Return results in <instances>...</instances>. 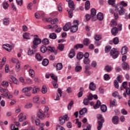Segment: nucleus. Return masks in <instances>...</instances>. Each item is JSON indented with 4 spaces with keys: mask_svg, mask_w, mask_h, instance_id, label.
Returning a JSON list of instances; mask_svg holds the SVG:
<instances>
[{
    "mask_svg": "<svg viewBox=\"0 0 130 130\" xmlns=\"http://www.w3.org/2000/svg\"><path fill=\"white\" fill-rule=\"evenodd\" d=\"M84 45L82 44H78L74 46V48L75 49H79V48H83Z\"/></svg>",
    "mask_w": 130,
    "mask_h": 130,
    "instance_id": "nucleus-47",
    "label": "nucleus"
},
{
    "mask_svg": "<svg viewBox=\"0 0 130 130\" xmlns=\"http://www.w3.org/2000/svg\"><path fill=\"white\" fill-rule=\"evenodd\" d=\"M101 110L102 112H106L107 111V107L105 105H101Z\"/></svg>",
    "mask_w": 130,
    "mask_h": 130,
    "instance_id": "nucleus-24",
    "label": "nucleus"
},
{
    "mask_svg": "<svg viewBox=\"0 0 130 130\" xmlns=\"http://www.w3.org/2000/svg\"><path fill=\"white\" fill-rule=\"evenodd\" d=\"M74 25L71 26L70 30L72 33H75L78 31V25H79V21L78 20H74L73 21Z\"/></svg>",
    "mask_w": 130,
    "mask_h": 130,
    "instance_id": "nucleus-5",
    "label": "nucleus"
},
{
    "mask_svg": "<svg viewBox=\"0 0 130 130\" xmlns=\"http://www.w3.org/2000/svg\"><path fill=\"white\" fill-rule=\"evenodd\" d=\"M1 96L3 98H7V99H12V98H13V95L9 93L8 90L6 92H4V93H2Z\"/></svg>",
    "mask_w": 130,
    "mask_h": 130,
    "instance_id": "nucleus-9",
    "label": "nucleus"
},
{
    "mask_svg": "<svg viewBox=\"0 0 130 130\" xmlns=\"http://www.w3.org/2000/svg\"><path fill=\"white\" fill-rule=\"evenodd\" d=\"M111 50V46H106L105 48V51L106 53H108L109 51Z\"/></svg>",
    "mask_w": 130,
    "mask_h": 130,
    "instance_id": "nucleus-49",
    "label": "nucleus"
},
{
    "mask_svg": "<svg viewBox=\"0 0 130 130\" xmlns=\"http://www.w3.org/2000/svg\"><path fill=\"white\" fill-rule=\"evenodd\" d=\"M73 105H74V101H71L68 106V110H71V109H72V106H73Z\"/></svg>",
    "mask_w": 130,
    "mask_h": 130,
    "instance_id": "nucleus-53",
    "label": "nucleus"
},
{
    "mask_svg": "<svg viewBox=\"0 0 130 130\" xmlns=\"http://www.w3.org/2000/svg\"><path fill=\"white\" fill-rule=\"evenodd\" d=\"M56 130H66V129L63 127L60 126V125L59 124H58L56 126Z\"/></svg>",
    "mask_w": 130,
    "mask_h": 130,
    "instance_id": "nucleus-62",
    "label": "nucleus"
},
{
    "mask_svg": "<svg viewBox=\"0 0 130 130\" xmlns=\"http://www.w3.org/2000/svg\"><path fill=\"white\" fill-rule=\"evenodd\" d=\"M83 44H84V45H86V46H88V45L90 44V40H89L88 38L84 39L83 40Z\"/></svg>",
    "mask_w": 130,
    "mask_h": 130,
    "instance_id": "nucleus-35",
    "label": "nucleus"
},
{
    "mask_svg": "<svg viewBox=\"0 0 130 130\" xmlns=\"http://www.w3.org/2000/svg\"><path fill=\"white\" fill-rule=\"evenodd\" d=\"M90 59L89 58H84L83 59V62L85 64L88 65L90 63Z\"/></svg>",
    "mask_w": 130,
    "mask_h": 130,
    "instance_id": "nucleus-51",
    "label": "nucleus"
},
{
    "mask_svg": "<svg viewBox=\"0 0 130 130\" xmlns=\"http://www.w3.org/2000/svg\"><path fill=\"white\" fill-rule=\"evenodd\" d=\"M94 38L95 41H99V40H101L102 39V36L101 35H94Z\"/></svg>",
    "mask_w": 130,
    "mask_h": 130,
    "instance_id": "nucleus-29",
    "label": "nucleus"
},
{
    "mask_svg": "<svg viewBox=\"0 0 130 130\" xmlns=\"http://www.w3.org/2000/svg\"><path fill=\"white\" fill-rule=\"evenodd\" d=\"M104 78L105 81H109V80H110V77L108 74H105L104 76Z\"/></svg>",
    "mask_w": 130,
    "mask_h": 130,
    "instance_id": "nucleus-59",
    "label": "nucleus"
},
{
    "mask_svg": "<svg viewBox=\"0 0 130 130\" xmlns=\"http://www.w3.org/2000/svg\"><path fill=\"white\" fill-rule=\"evenodd\" d=\"M36 58L39 61H41V60L43 59V57H42V56H41L40 53H38L36 54Z\"/></svg>",
    "mask_w": 130,
    "mask_h": 130,
    "instance_id": "nucleus-22",
    "label": "nucleus"
},
{
    "mask_svg": "<svg viewBox=\"0 0 130 130\" xmlns=\"http://www.w3.org/2000/svg\"><path fill=\"white\" fill-rule=\"evenodd\" d=\"M49 63V61L47 59H44L42 61V64L44 66V67H46V66L48 65Z\"/></svg>",
    "mask_w": 130,
    "mask_h": 130,
    "instance_id": "nucleus-40",
    "label": "nucleus"
},
{
    "mask_svg": "<svg viewBox=\"0 0 130 130\" xmlns=\"http://www.w3.org/2000/svg\"><path fill=\"white\" fill-rule=\"evenodd\" d=\"M35 122L37 125H39L40 126L44 125V123H40V120H39V119H36Z\"/></svg>",
    "mask_w": 130,
    "mask_h": 130,
    "instance_id": "nucleus-46",
    "label": "nucleus"
},
{
    "mask_svg": "<svg viewBox=\"0 0 130 130\" xmlns=\"http://www.w3.org/2000/svg\"><path fill=\"white\" fill-rule=\"evenodd\" d=\"M28 72L31 78H34V77H35V72H34V70H33V69H29Z\"/></svg>",
    "mask_w": 130,
    "mask_h": 130,
    "instance_id": "nucleus-37",
    "label": "nucleus"
},
{
    "mask_svg": "<svg viewBox=\"0 0 130 130\" xmlns=\"http://www.w3.org/2000/svg\"><path fill=\"white\" fill-rule=\"evenodd\" d=\"M2 85L3 87H9V82L8 81H3Z\"/></svg>",
    "mask_w": 130,
    "mask_h": 130,
    "instance_id": "nucleus-56",
    "label": "nucleus"
},
{
    "mask_svg": "<svg viewBox=\"0 0 130 130\" xmlns=\"http://www.w3.org/2000/svg\"><path fill=\"white\" fill-rule=\"evenodd\" d=\"M49 109L48 106H45L44 108V112L41 109L39 110L37 114L38 117L40 118V119H44L45 117H49V114L47 113Z\"/></svg>",
    "mask_w": 130,
    "mask_h": 130,
    "instance_id": "nucleus-1",
    "label": "nucleus"
},
{
    "mask_svg": "<svg viewBox=\"0 0 130 130\" xmlns=\"http://www.w3.org/2000/svg\"><path fill=\"white\" fill-rule=\"evenodd\" d=\"M114 84L115 87L116 88V89H118V88H119V84H118V82H117V80H115Z\"/></svg>",
    "mask_w": 130,
    "mask_h": 130,
    "instance_id": "nucleus-61",
    "label": "nucleus"
},
{
    "mask_svg": "<svg viewBox=\"0 0 130 130\" xmlns=\"http://www.w3.org/2000/svg\"><path fill=\"white\" fill-rule=\"evenodd\" d=\"M69 7L71 9V10H75V4H74V2L72 1L68 3Z\"/></svg>",
    "mask_w": 130,
    "mask_h": 130,
    "instance_id": "nucleus-34",
    "label": "nucleus"
},
{
    "mask_svg": "<svg viewBox=\"0 0 130 130\" xmlns=\"http://www.w3.org/2000/svg\"><path fill=\"white\" fill-rule=\"evenodd\" d=\"M43 44H44L45 45H47L49 44V40L47 39H44L42 41Z\"/></svg>",
    "mask_w": 130,
    "mask_h": 130,
    "instance_id": "nucleus-50",
    "label": "nucleus"
},
{
    "mask_svg": "<svg viewBox=\"0 0 130 130\" xmlns=\"http://www.w3.org/2000/svg\"><path fill=\"white\" fill-rule=\"evenodd\" d=\"M101 106V102L98 100L95 105L93 106L94 109H98Z\"/></svg>",
    "mask_w": 130,
    "mask_h": 130,
    "instance_id": "nucleus-23",
    "label": "nucleus"
},
{
    "mask_svg": "<svg viewBox=\"0 0 130 130\" xmlns=\"http://www.w3.org/2000/svg\"><path fill=\"white\" fill-rule=\"evenodd\" d=\"M3 24L6 26H8L10 24V19L9 18H5L3 20Z\"/></svg>",
    "mask_w": 130,
    "mask_h": 130,
    "instance_id": "nucleus-25",
    "label": "nucleus"
},
{
    "mask_svg": "<svg viewBox=\"0 0 130 130\" xmlns=\"http://www.w3.org/2000/svg\"><path fill=\"white\" fill-rule=\"evenodd\" d=\"M34 52H36V50H35L33 51V50L29 49L27 51V54H28V55H30V56H31L32 55H33L34 54Z\"/></svg>",
    "mask_w": 130,
    "mask_h": 130,
    "instance_id": "nucleus-42",
    "label": "nucleus"
},
{
    "mask_svg": "<svg viewBox=\"0 0 130 130\" xmlns=\"http://www.w3.org/2000/svg\"><path fill=\"white\" fill-rule=\"evenodd\" d=\"M47 92V87H46V86L43 85L42 87V93L43 94H45Z\"/></svg>",
    "mask_w": 130,
    "mask_h": 130,
    "instance_id": "nucleus-55",
    "label": "nucleus"
},
{
    "mask_svg": "<svg viewBox=\"0 0 130 130\" xmlns=\"http://www.w3.org/2000/svg\"><path fill=\"white\" fill-rule=\"evenodd\" d=\"M122 68L123 70H126V71L129 70V66H128V64L125 62H123L122 63Z\"/></svg>",
    "mask_w": 130,
    "mask_h": 130,
    "instance_id": "nucleus-16",
    "label": "nucleus"
},
{
    "mask_svg": "<svg viewBox=\"0 0 130 130\" xmlns=\"http://www.w3.org/2000/svg\"><path fill=\"white\" fill-rule=\"evenodd\" d=\"M84 57V53L83 52H79L77 55V59H82Z\"/></svg>",
    "mask_w": 130,
    "mask_h": 130,
    "instance_id": "nucleus-32",
    "label": "nucleus"
},
{
    "mask_svg": "<svg viewBox=\"0 0 130 130\" xmlns=\"http://www.w3.org/2000/svg\"><path fill=\"white\" fill-rule=\"evenodd\" d=\"M98 119L99 120L98 121V125L97 127L98 130H101L102 127L103 126V123L104 122V118L102 117V115L98 114L97 115Z\"/></svg>",
    "mask_w": 130,
    "mask_h": 130,
    "instance_id": "nucleus-3",
    "label": "nucleus"
},
{
    "mask_svg": "<svg viewBox=\"0 0 130 130\" xmlns=\"http://www.w3.org/2000/svg\"><path fill=\"white\" fill-rule=\"evenodd\" d=\"M9 3H8V2H4L3 3V7L4 8V9H5V10H6V9H8V8H9Z\"/></svg>",
    "mask_w": 130,
    "mask_h": 130,
    "instance_id": "nucleus-52",
    "label": "nucleus"
},
{
    "mask_svg": "<svg viewBox=\"0 0 130 130\" xmlns=\"http://www.w3.org/2000/svg\"><path fill=\"white\" fill-rule=\"evenodd\" d=\"M40 98H39V96L36 95L33 98V102L34 103H39V99Z\"/></svg>",
    "mask_w": 130,
    "mask_h": 130,
    "instance_id": "nucleus-43",
    "label": "nucleus"
},
{
    "mask_svg": "<svg viewBox=\"0 0 130 130\" xmlns=\"http://www.w3.org/2000/svg\"><path fill=\"white\" fill-rule=\"evenodd\" d=\"M121 53L122 54V55H124V54H126V53H127V47L125 46H123L121 48Z\"/></svg>",
    "mask_w": 130,
    "mask_h": 130,
    "instance_id": "nucleus-20",
    "label": "nucleus"
},
{
    "mask_svg": "<svg viewBox=\"0 0 130 130\" xmlns=\"http://www.w3.org/2000/svg\"><path fill=\"white\" fill-rule=\"evenodd\" d=\"M96 17L98 20H99V21H102L103 20V14L101 12L99 13Z\"/></svg>",
    "mask_w": 130,
    "mask_h": 130,
    "instance_id": "nucleus-28",
    "label": "nucleus"
},
{
    "mask_svg": "<svg viewBox=\"0 0 130 130\" xmlns=\"http://www.w3.org/2000/svg\"><path fill=\"white\" fill-rule=\"evenodd\" d=\"M11 61L13 63L16 62V71L17 72H20V68L21 66V63H20V62H19V60H17L15 58H12L11 59Z\"/></svg>",
    "mask_w": 130,
    "mask_h": 130,
    "instance_id": "nucleus-8",
    "label": "nucleus"
},
{
    "mask_svg": "<svg viewBox=\"0 0 130 130\" xmlns=\"http://www.w3.org/2000/svg\"><path fill=\"white\" fill-rule=\"evenodd\" d=\"M76 56V51L75 49H71L69 54V57L70 58H74Z\"/></svg>",
    "mask_w": 130,
    "mask_h": 130,
    "instance_id": "nucleus-11",
    "label": "nucleus"
},
{
    "mask_svg": "<svg viewBox=\"0 0 130 130\" xmlns=\"http://www.w3.org/2000/svg\"><path fill=\"white\" fill-rule=\"evenodd\" d=\"M58 93H57L56 99V100H58L59 99V97H61V94L62 92H61V89L60 88H58Z\"/></svg>",
    "mask_w": 130,
    "mask_h": 130,
    "instance_id": "nucleus-21",
    "label": "nucleus"
},
{
    "mask_svg": "<svg viewBox=\"0 0 130 130\" xmlns=\"http://www.w3.org/2000/svg\"><path fill=\"white\" fill-rule=\"evenodd\" d=\"M85 74H86L87 76H90L91 75V72H90V70H91V66L90 65H85L84 67Z\"/></svg>",
    "mask_w": 130,
    "mask_h": 130,
    "instance_id": "nucleus-10",
    "label": "nucleus"
},
{
    "mask_svg": "<svg viewBox=\"0 0 130 130\" xmlns=\"http://www.w3.org/2000/svg\"><path fill=\"white\" fill-rule=\"evenodd\" d=\"M110 105L113 107L116 106V100H114L113 101H110Z\"/></svg>",
    "mask_w": 130,
    "mask_h": 130,
    "instance_id": "nucleus-60",
    "label": "nucleus"
},
{
    "mask_svg": "<svg viewBox=\"0 0 130 130\" xmlns=\"http://www.w3.org/2000/svg\"><path fill=\"white\" fill-rule=\"evenodd\" d=\"M81 70H82V67L80 66H77L75 67V71L78 72H80V71H81Z\"/></svg>",
    "mask_w": 130,
    "mask_h": 130,
    "instance_id": "nucleus-63",
    "label": "nucleus"
},
{
    "mask_svg": "<svg viewBox=\"0 0 130 130\" xmlns=\"http://www.w3.org/2000/svg\"><path fill=\"white\" fill-rule=\"evenodd\" d=\"M105 71H106L108 73H109V72H111L112 71V67L111 66H110L109 65L106 66L105 68Z\"/></svg>",
    "mask_w": 130,
    "mask_h": 130,
    "instance_id": "nucleus-36",
    "label": "nucleus"
},
{
    "mask_svg": "<svg viewBox=\"0 0 130 130\" xmlns=\"http://www.w3.org/2000/svg\"><path fill=\"white\" fill-rule=\"evenodd\" d=\"M41 51L43 53H45L47 51V48L44 46H42L41 47Z\"/></svg>",
    "mask_w": 130,
    "mask_h": 130,
    "instance_id": "nucleus-48",
    "label": "nucleus"
},
{
    "mask_svg": "<svg viewBox=\"0 0 130 130\" xmlns=\"http://www.w3.org/2000/svg\"><path fill=\"white\" fill-rule=\"evenodd\" d=\"M71 27H72V24L70 22H68L63 26V30L65 31H69L71 29Z\"/></svg>",
    "mask_w": 130,
    "mask_h": 130,
    "instance_id": "nucleus-13",
    "label": "nucleus"
},
{
    "mask_svg": "<svg viewBox=\"0 0 130 130\" xmlns=\"http://www.w3.org/2000/svg\"><path fill=\"white\" fill-rule=\"evenodd\" d=\"M118 120H119L118 116H115L112 118V121L114 124H118Z\"/></svg>",
    "mask_w": 130,
    "mask_h": 130,
    "instance_id": "nucleus-15",
    "label": "nucleus"
},
{
    "mask_svg": "<svg viewBox=\"0 0 130 130\" xmlns=\"http://www.w3.org/2000/svg\"><path fill=\"white\" fill-rule=\"evenodd\" d=\"M23 37L25 39H30V34L25 32L23 34Z\"/></svg>",
    "mask_w": 130,
    "mask_h": 130,
    "instance_id": "nucleus-45",
    "label": "nucleus"
},
{
    "mask_svg": "<svg viewBox=\"0 0 130 130\" xmlns=\"http://www.w3.org/2000/svg\"><path fill=\"white\" fill-rule=\"evenodd\" d=\"M57 37V36L55 33H52L49 35V38H50V39H56Z\"/></svg>",
    "mask_w": 130,
    "mask_h": 130,
    "instance_id": "nucleus-44",
    "label": "nucleus"
},
{
    "mask_svg": "<svg viewBox=\"0 0 130 130\" xmlns=\"http://www.w3.org/2000/svg\"><path fill=\"white\" fill-rule=\"evenodd\" d=\"M110 55L112 56L113 58H117L119 55V52L115 48H113L110 51Z\"/></svg>",
    "mask_w": 130,
    "mask_h": 130,
    "instance_id": "nucleus-7",
    "label": "nucleus"
},
{
    "mask_svg": "<svg viewBox=\"0 0 130 130\" xmlns=\"http://www.w3.org/2000/svg\"><path fill=\"white\" fill-rule=\"evenodd\" d=\"M50 77L52 78L53 81L52 82V84L55 88H58V84H57V77L54 76L53 74H50Z\"/></svg>",
    "mask_w": 130,
    "mask_h": 130,
    "instance_id": "nucleus-6",
    "label": "nucleus"
},
{
    "mask_svg": "<svg viewBox=\"0 0 130 130\" xmlns=\"http://www.w3.org/2000/svg\"><path fill=\"white\" fill-rule=\"evenodd\" d=\"M113 42L114 44H118V43L119 42V40L118 39V38L115 37L113 39Z\"/></svg>",
    "mask_w": 130,
    "mask_h": 130,
    "instance_id": "nucleus-54",
    "label": "nucleus"
},
{
    "mask_svg": "<svg viewBox=\"0 0 130 130\" xmlns=\"http://www.w3.org/2000/svg\"><path fill=\"white\" fill-rule=\"evenodd\" d=\"M111 33L114 36H116L118 33V29L117 27H113L111 29Z\"/></svg>",
    "mask_w": 130,
    "mask_h": 130,
    "instance_id": "nucleus-18",
    "label": "nucleus"
},
{
    "mask_svg": "<svg viewBox=\"0 0 130 130\" xmlns=\"http://www.w3.org/2000/svg\"><path fill=\"white\" fill-rule=\"evenodd\" d=\"M47 50H49V51H50V52H53L55 55H56L57 54V51L55 50V47L48 46L47 47Z\"/></svg>",
    "mask_w": 130,
    "mask_h": 130,
    "instance_id": "nucleus-14",
    "label": "nucleus"
},
{
    "mask_svg": "<svg viewBox=\"0 0 130 130\" xmlns=\"http://www.w3.org/2000/svg\"><path fill=\"white\" fill-rule=\"evenodd\" d=\"M11 128L12 130H19V128L16 127L15 126V124H12L11 126Z\"/></svg>",
    "mask_w": 130,
    "mask_h": 130,
    "instance_id": "nucleus-64",
    "label": "nucleus"
},
{
    "mask_svg": "<svg viewBox=\"0 0 130 130\" xmlns=\"http://www.w3.org/2000/svg\"><path fill=\"white\" fill-rule=\"evenodd\" d=\"M59 122L60 124L62 125V124H64L66 122V120H64V118H63V117H60L59 118Z\"/></svg>",
    "mask_w": 130,
    "mask_h": 130,
    "instance_id": "nucleus-39",
    "label": "nucleus"
},
{
    "mask_svg": "<svg viewBox=\"0 0 130 130\" xmlns=\"http://www.w3.org/2000/svg\"><path fill=\"white\" fill-rule=\"evenodd\" d=\"M3 48H4V49L7 50V51H8L9 52H11V51H12V46L9 44L3 45Z\"/></svg>",
    "mask_w": 130,
    "mask_h": 130,
    "instance_id": "nucleus-12",
    "label": "nucleus"
},
{
    "mask_svg": "<svg viewBox=\"0 0 130 130\" xmlns=\"http://www.w3.org/2000/svg\"><path fill=\"white\" fill-rule=\"evenodd\" d=\"M87 111V108H84L83 109L79 111V114L80 115H84V114H85V113H86Z\"/></svg>",
    "mask_w": 130,
    "mask_h": 130,
    "instance_id": "nucleus-31",
    "label": "nucleus"
},
{
    "mask_svg": "<svg viewBox=\"0 0 130 130\" xmlns=\"http://www.w3.org/2000/svg\"><path fill=\"white\" fill-rule=\"evenodd\" d=\"M64 48V45H63V44H59L58 47V49H59V50H60V51H62Z\"/></svg>",
    "mask_w": 130,
    "mask_h": 130,
    "instance_id": "nucleus-58",
    "label": "nucleus"
},
{
    "mask_svg": "<svg viewBox=\"0 0 130 130\" xmlns=\"http://www.w3.org/2000/svg\"><path fill=\"white\" fill-rule=\"evenodd\" d=\"M116 12H118L119 15L120 16H123L125 13V9L123 8V7L121 5H117L115 8Z\"/></svg>",
    "mask_w": 130,
    "mask_h": 130,
    "instance_id": "nucleus-4",
    "label": "nucleus"
},
{
    "mask_svg": "<svg viewBox=\"0 0 130 130\" xmlns=\"http://www.w3.org/2000/svg\"><path fill=\"white\" fill-rule=\"evenodd\" d=\"M42 42L41 39H39L38 35H35L34 37V41H33V44L31 46L32 49H36L37 48L38 45L40 44Z\"/></svg>",
    "mask_w": 130,
    "mask_h": 130,
    "instance_id": "nucleus-2",
    "label": "nucleus"
},
{
    "mask_svg": "<svg viewBox=\"0 0 130 130\" xmlns=\"http://www.w3.org/2000/svg\"><path fill=\"white\" fill-rule=\"evenodd\" d=\"M89 102H90V101L87 98H85L83 100V104L84 105H88Z\"/></svg>",
    "mask_w": 130,
    "mask_h": 130,
    "instance_id": "nucleus-57",
    "label": "nucleus"
},
{
    "mask_svg": "<svg viewBox=\"0 0 130 130\" xmlns=\"http://www.w3.org/2000/svg\"><path fill=\"white\" fill-rule=\"evenodd\" d=\"M89 90H91V91H95L96 89V85L94 82H90L89 86Z\"/></svg>",
    "mask_w": 130,
    "mask_h": 130,
    "instance_id": "nucleus-17",
    "label": "nucleus"
},
{
    "mask_svg": "<svg viewBox=\"0 0 130 130\" xmlns=\"http://www.w3.org/2000/svg\"><path fill=\"white\" fill-rule=\"evenodd\" d=\"M62 69V64L61 63H58L56 64V71H60Z\"/></svg>",
    "mask_w": 130,
    "mask_h": 130,
    "instance_id": "nucleus-33",
    "label": "nucleus"
},
{
    "mask_svg": "<svg viewBox=\"0 0 130 130\" xmlns=\"http://www.w3.org/2000/svg\"><path fill=\"white\" fill-rule=\"evenodd\" d=\"M85 9L86 11L90 10V1H87L86 2L85 4Z\"/></svg>",
    "mask_w": 130,
    "mask_h": 130,
    "instance_id": "nucleus-27",
    "label": "nucleus"
},
{
    "mask_svg": "<svg viewBox=\"0 0 130 130\" xmlns=\"http://www.w3.org/2000/svg\"><path fill=\"white\" fill-rule=\"evenodd\" d=\"M39 91H40V88L38 87L35 86L32 89V94H36L37 93H38Z\"/></svg>",
    "mask_w": 130,
    "mask_h": 130,
    "instance_id": "nucleus-26",
    "label": "nucleus"
},
{
    "mask_svg": "<svg viewBox=\"0 0 130 130\" xmlns=\"http://www.w3.org/2000/svg\"><path fill=\"white\" fill-rule=\"evenodd\" d=\"M96 16V9L93 8L91 9V15L90 17L93 18V17H95Z\"/></svg>",
    "mask_w": 130,
    "mask_h": 130,
    "instance_id": "nucleus-41",
    "label": "nucleus"
},
{
    "mask_svg": "<svg viewBox=\"0 0 130 130\" xmlns=\"http://www.w3.org/2000/svg\"><path fill=\"white\" fill-rule=\"evenodd\" d=\"M73 9H68L67 10V12H68V15L69 18H73V16H74V13H73Z\"/></svg>",
    "mask_w": 130,
    "mask_h": 130,
    "instance_id": "nucleus-30",
    "label": "nucleus"
},
{
    "mask_svg": "<svg viewBox=\"0 0 130 130\" xmlns=\"http://www.w3.org/2000/svg\"><path fill=\"white\" fill-rule=\"evenodd\" d=\"M18 118H19V121L22 122V121H24L26 119V116H23V113H21L19 115H18Z\"/></svg>",
    "mask_w": 130,
    "mask_h": 130,
    "instance_id": "nucleus-19",
    "label": "nucleus"
},
{
    "mask_svg": "<svg viewBox=\"0 0 130 130\" xmlns=\"http://www.w3.org/2000/svg\"><path fill=\"white\" fill-rule=\"evenodd\" d=\"M32 87H25L22 89V92H23V93H25L26 92H29V91H31V90H32Z\"/></svg>",
    "mask_w": 130,
    "mask_h": 130,
    "instance_id": "nucleus-38",
    "label": "nucleus"
}]
</instances>
